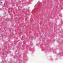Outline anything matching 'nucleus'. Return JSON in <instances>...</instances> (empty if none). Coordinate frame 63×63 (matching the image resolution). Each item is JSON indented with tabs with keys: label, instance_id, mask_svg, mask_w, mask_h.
<instances>
[{
	"label": "nucleus",
	"instance_id": "f257e3e1",
	"mask_svg": "<svg viewBox=\"0 0 63 63\" xmlns=\"http://www.w3.org/2000/svg\"><path fill=\"white\" fill-rule=\"evenodd\" d=\"M37 7V6H35V8H36Z\"/></svg>",
	"mask_w": 63,
	"mask_h": 63
},
{
	"label": "nucleus",
	"instance_id": "20e7f679",
	"mask_svg": "<svg viewBox=\"0 0 63 63\" xmlns=\"http://www.w3.org/2000/svg\"><path fill=\"white\" fill-rule=\"evenodd\" d=\"M7 52L6 51V53H7Z\"/></svg>",
	"mask_w": 63,
	"mask_h": 63
},
{
	"label": "nucleus",
	"instance_id": "7ed1b4c3",
	"mask_svg": "<svg viewBox=\"0 0 63 63\" xmlns=\"http://www.w3.org/2000/svg\"><path fill=\"white\" fill-rule=\"evenodd\" d=\"M0 3H2V2H0Z\"/></svg>",
	"mask_w": 63,
	"mask_h": 63
},
{
	"label": "nucleus",
	"instance_id": "f03ea898",
	"mask_svg": "<svg viewBox=\"0 0 63 63\" xmlns=\"http://www.w3.org/2000/svg\"><path fill=\"white\" fill-rule=\"evenodd\" d=\"M4 5H5V3H4Z\"/></svg>",
	"mask_w": 63,
	"mask_h": 63
}]
</instances>
